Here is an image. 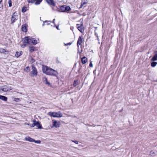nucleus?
I'll list each match as a JSON object with an SVG mask.
<instances>
[{"mask_svg": "<svg viewBox=\"0 0 157 157\" xmlns=\"http://www.w3.org/2000/svg\"><path fill=\"white\" fill-rule=\"evenodd\" d=\"M43 73L48 75L56 76L57 74V72L55 70L49 68L48 66H46L42 69Z\"/></svg>", "mask_w": 157, "mask_h": 157, "instance_id": "nucleus-1", "label": "nucleus"}, {"mask_svg": "<svg viewBox=\"0 0 157 157\" xmlns=\"http://www.w3.org/2000/svg\"><path fill=\"white\" fill-rule=\"evenodd\" d=\"M24 43H27L29 44H33L36 45L37 44V40L31 37L27 36L25 37L23 39Z\"/></svg>", "mask_w": 157, "mask_h": 157, "instance_id": "nucleus-2", "label": "nucleus"}, {"mask_svg": "<svg viewBox=\"0 0 157 157\" xmlns=\"http://www.w3.org/2000/svg\"><path fill=\"white\" fill-rule=\"evenodd\" d=\"M31 67L32 71L30 72L29 75L31 77L36 76L37 74V69L33 64L32 65Z\"/></svg>", "mask_w": 157, "mask_h": 157, "instance_id": "nucleus-3", "label": "nucleus"}, {"mask_svg": "<svg viewBox=\"0 0 157 157\" xmlns=\"http://www.w3.org/2000/svg\"><path fill=\"white\" fill-rule=\"evenodd\" d=\"M48 115L51 117H60L62 116V114L60 112L55 113L50 112L48 113Z\"/></svg>", "mask_w": 157, "mask_h": 157, "instance_id": "nucleus-4", "label": "nucleus"}, {"mask_svg": "<svg viewBox=\"0 0 157 157\" xmlns=\"http://www.w3.org/2000/svg\"><path fill=\"white\" fill-rule=\"evenodd\" d=\"M12 89L11 87H9L7 86H4L0 88V93L2 92H6Z\"/></svg>", "mask_w": 157, "mask_h": 157, "instance_id": "nucleus-5", "label": "nucleus"}, {"mask_svg": "<svg viewBox=\"0 0 157 157\" xmlns=\"http://www.w3.org/2000/svg\"><path fill=\"white\" fill-rule=\"evenodd\" d=\"M60 9L63 12H65L66 11H69L71 10V8L69 6L63 5L61 6Z\"/></svg>", "mask_w": 157, "mask_h": 157, "instance_id": "nucleus-6", "label": "nucleus"}, {"mask_svg": "<svg viewBox=\"0 0 157 157\" xmlns=\"http://www.w3.org/2000/svg\"><path fill=\"white\" fill-rule=\"evenodd\" d=\"M18 18V16L17 13L15 12L12 15L11 18V22L12 23L14 22Z\"/></svg>", "mask_w": 157, "mask_h": 157, "instance_id": "nucleus-7", "label": "nucleus"}, {"mask_svg": "<svg viewBox=\"0 0 157 157\" xmlns=\"http://www.w3.org/2000/svg\"><path fill=\"white\" fill-rule=\"evenodd\" d=\"M76 25L77 29L81 32L82 33L84 31V29H83V27L82 24H81V25L77 24Z\"/></svg>", "mask_w": 157, "mask_h": 157, "instance_id": "nucleus-8", "label": "nucleus"}, {"mask_svg": "<svg viewBox=\"0 0 157 157\" xmlns=\"http://www.w3.org/2000/svg\"><path fill=\"white\" fill-rule=\"evenodd\" d=\"M83 40V39L82 38L81 36H79V37L77 42V45L78 47L79 45H81V43L82 42V41Z\"/></svg>", "mask_w": 157, "mask_h": 157, "instance_id": "nucleus-9", "label": "nucleus"}, {"mask_svg": "<svg viewBox=\"0 0 157 157\" xmlns=\"http://www.w3.org/2000/svg\"><path fill=\"white\" fill-rule=\"evenodd\" d=\"M52 121L53 122V126L56 128L59 127L60 126V122L59 121L57 122L56 120H53Z\"/></svg>", "mask_w": 157, "mask_h": 157, "instance_id": "nucleus-10", "label": "nucleus"}, {"mask_svg": "<svg viewBox=\"0 0 157 157\" xmlns=\"http://www.w3.org/2000/svg\"><path fill=\"white\" fill-rule=\"evenodd\" d=\"M25 140L30 142H33L34 140L33 139L29 136L26 137L25 138Z\"/></svg>", "mask_w": 157, "mask_h": 157, "instance_id": "nucleus-11", "label": "nucleus"}, {"mask_svg": "<svg viewBox=\"0 0 157 157\" xmlns=\"http://www.w3.org/2000/svg\"><path fill=\"white\" fill-rule=\"evenodd\" d=\"M81 61L82 64H84L87 61V59L86 57L84 56L82 58Z\"/></svg>", "mask_w": 157, "mask_h": 157, "instance_id": "nucleus-12", "label": "nucleus"}, {"mask_svg": "<svg viewBox=\"0 0 157 157\" xmlns=\"http://www.w3.org/2000/svg\"><path fill=\"white\" fill-rule=\"evenodd\" d=\"M46 1L48 3L53 6H55V3L53 0H46Z\"/></svg>", "mask_w": 157, "mask_h": 157, "instance_id": "nucleus-13", "label": "nucleus"}, {"mask_svg": "<svg viewBox=\"0 0 157 157\" xmlns=\"http://www.w3.org/2000/svg\"><path fill=\"white\" fill-rule=\"evenodd\" d=\"M87 2V0H83L81 2V4L80 6V8L82 7L83 6L85 7L84 6V5H86Z\"/></svg>", "mask_w": 157, "mask_h": 157, "instance_id": "nucleus-14", "label": "nucleus"}, {"mask_svg": "<svg viewBox=\"0 0 157 157\" xmlns=\"http://www.w3.org/2000/svg\"><path fill=\"white\" fill-rule=\"evenodd\" d=\"M35 126H36L38 128L41 129L42 127L41 125L40 124L39 121L35 122Z\"/></svg>", "mask_w": 157, "mask_h": 157, "instance_id": "nucleus-15", "label": "nucleus"}, {"mask_svg": "<svg viewBox=\"0 0 157 157\" xmlns=\"http://www.w3.org/2000/svg\"><path fill=\"white\" fill-rule=\"evenodd\" d=\"M0 99L3 101H6L7 100V98L6 96L0 95Z\"/></svg>", "mask_w": 157, "mask_h": 157, "instance_id": "nucleus-16", "label": "nucleus"}, {"mask_svg": "<svg viewBox=\"0 0 157 157\" xmlns=\"http://www.w3.org/2000/svg\"><path fill=\"white\" fill-rule=\"evenodd\" d=\"M29 49L30 52H33L35 50V47L33 46H30L29 47Z\"/></svg>", "mask_w": 157, "mask_h": 157, "instance_id": "nucleus-17", "label": "nucleus"}, {"mask_svg": "<svg viewBox=\"0 0 157 157\" xmlns=\"http://www.w3.org/2000/svg\"><path fill=\"white\" fill-rule=\"evenodd\" d=\"M22 30L23 32H26L27 30V28L26 25H23L22 26Z\"/></svg>", "mask_w": 157, "mask_h": 157, "instance_id": "nucleus-18", "label": "nucleus"}, {"mask_svg": "<svg viewBox=\"0 0 157 157\" xmlns=\"http://www.w3.org/2000/svg\"><path fill=\"white\" fill-rule=\"evenodd\" d=\"M24 71L28 73L30 71V68L28 66L27 67L24 69Z\"/></svg>", "mask_w": 157, "mask_h": 157, "instance_id": "nucleus-19", "label": "nucleus"}, {"mask_svg": "<svg viewBox=\"0 0 157 157\" xmlns=\"http://www.w3.org/2000/svg\"><path fill=\"white\" fill-rule=\"evenodd\" d=\"M152 61L157 60V54H155L151 59Z\"/></svg>", "mask_w": 157, "mask_h": 157, "instance_id": "nucleus-20", "label": "nucleus"}, {"mask_svg": "<svg viewBox=\"0 0 157 157\" xmlns=\"http://www.w3.org/2000/svg\"><path fill=\"white\" fill-rule=\"evenodd\" d=\"M22 54V52H21L20 53L19 52H16L15 55V56L18 57Z\"/></svg>", "mask_w": 157, "mask_h": 157, "instance_id": "nucleus-21", "label": "nucleus"}, {"mask_svg": "<svg viewBox=\"0 0 157 157\" xmlns=\"http://www.w3.org/2000/svg\"><path fill=\"white\" fill-rule=\"evenodd\" d=\"M157 64V62H153L151 63V66L153 67H155Z\"/></svg>", "mask_w": 157, "mask_h": 157, "instance_id": "nucleus-22", "label": "nucleus"}, {"mask_svg": "<svg viewBox=\"0 0 157 157\" xmlns=\"http://www.w3.org/2000/svg\"><path fill=\"white\" fill-rule=\"evenodd\" d=\"M42 0H36L35 1H36L35 2V4L36 5H38L40 4V3L42 2Z\"/></svg>", "mask_w": 157, "mask_h": 157, "instance_id": "nucleus-23", "label": "nucleus"}, {"mask_svg": "<svg viewBox=\"0 0 157 157\" xmlns=\"http://www.w3.org/2000/svg\"><path fill=\"white\" fill-rule=\"evenodd\" d=\"M35 121L36 120H33V123L30 124V126L31 127H33L35 126Z\"/></svg>", "mask_w": 157, "mask_h": 157, "instance_id": "nucleus-24", "label": "nucleus"}, {"mask_svg": "<svg viewBox=\"0 0 157 157\" xmlns=\"http://www.w3.org/2000/svg\"><path fill=\"white\" fill-rule=\"evenodd\" d=\"M33 142H34L35 143L37 144H40L41 143V141L40 140H35L34 139Z\"/></svg>", "mask_w": 157, "mask_h": 157, "instance_id": "nucleus-25", "label": "nucleus"}, {"mask_svg": "<svg viewBox=\"0 0 157 157\" xmlns=\"http://www.w3.org/2000/svg\"><path fill=\"white\" fill-rule=\"evenodd\" d=\"M6 52L5 49L3 48H1L0 49V52L1 53H4Z\"/></svg>", "mask_w": 157, "mask_h": 157, "instance_id": "nucleus-26", "label": "nucleus"}, {"mask_svg": "<svg viewBox=\"0 0 157 157\" xmlns=\"http://www.w3.org/2000/svg\"><path fill=\"white\" fill-rule=\"evenodd\" d=\"M77 81L76 80H75L73 82V86L74 87L76 86L77 85Z\"/></svg>", "mask_w": 157, "mask_h": 157, "instance_id": "nucleus-27", "label": "nucleus"}, {"mask_svg": "<svg viewBox=\"0 0 157 157\" xmlns=\"http://www.w3.org/2000/svg\"><path fill=\"white\" fill-rule=\"evenodd\" d=\"M8 3L10 7H11L12 6V2L11 0H9Z\"/></svg>", "mask_w": 157, "mask_h": 157, "instance_id": "nucleus-28", "label": "nucleus"}, {"mask_svg": "<svg viewBox=\"0 0 157 157\" xmlns=\"http://www.w3.org/2000/svg\"><path fill=\"white\" fill-rule=\"evenodd\" d=\"M13 100L14 101L17 102L20 100V99L18 98H14Z\"/></svg>", "mask_w": 157, "mask_h": 157, "instance_id": "nucleus-29", "label": "nucleus"}, {"mask_svg": "<svg viewBox=\"0 0 157 157\" xmlns=\"http://www.w3.org/2000/svg\"><path fill=\"white\" fill-rule=\"evenodd\" d=\"M2 0H0V8L3 6L2 2Z\"/></svg>", "mask_w": 157, "mask_h": 157, "instance_id": "nucleus-30", "label": "nucleus"}, {"mask_svg": "<svg viewBox=\"0 0 157 157\" xmlns=\"http://www.w3.org/2000/svg\"><path fill=\"white\" fill-rule=\"evenodd\" d=\"M31 60L32 63H33L35 62V60L32 57H31Z\"/></svg>", "mask_w": 157, "mask_h": 157, "instance_id": "nucleus-31", "label": "nucleus"}, {"mask_svg": "<svg viewBox=\"0 0 157 157\" xmlns=\"http://www.w3.org/2000/svg\"><path fill=\"white\" fill-rule=\"evenodd\" d=\"M72 44L71 43H69L67 44L64 43V45L65 46H67L68 45H71Z\"/></svg>", "mask_w": 157, "mask_h": 157, "instance_id": "nucleus-32", "label": "nucleus"}, {"mask_svg": "<svg viewBox=\"0 0 157 157\" xmlns=\"http://www.w3.org/2000/svg\"><path fill=\"white\" fill-rule=\"evenodd\" d=\"M71 141L72 142H73L75 143L76 144H78V142L77 140H75V141H74V140H72Z\"/></svg>", "mask_w": 157, "mask_h": 157, "instance_id": "nucleus-33", "label": "nucleus"}, {"mask_svg": "<svg viewBox=\"0 0 157 157\" xmlns=\"http://www.w3.org/2000/svg\"><path fill=\"white\" fill-rule=\"evenodd\" d=\"M95 36H97V39L98 40H99V38H98V34L97 33H95Z\"/></svg>", "mask_w": 157, "mask_h": 157, "instance_id": "nucleus-34", "label": "nucleus"}, {"mask_svg": "<svg viewBox=\"0 0 157 157\" xmlns=\"http://www.w3.org/2000/svg\"><path fill=\"white\" fill-rule=\"evenodd\" d=\"M89 66L90 67H92L93 66V64L91 62H90V64H89Z\"/></svg>", "mask_w": 157, "mask_h": 157, "instance_id": "nucleus-35", "label": "nucleus"}, {"mask_svg": "<svg viewBox=\"0 0 157 157\" xmlns=\"http://www.w3.org/2000/svg\"><path fill=\"white\" fill-rule=\"evenodd\" d=\"M46 83L47 84H48V85H50V83L48 82V81H47Z\"/></svg>", "mask_w": 157, "mask_h": 157, "instance_id": "nucleus-36", "label": "nucleus"}, {"mask_svg": "<svg viewBox=\"0 0 157 157\" xmlns=\"http://www.w3.org/2000/svg\"><path fill=\"white\" fill-rule=\"evenodd\" d=\"M56 20V19H54L53 20V22H52L54 24H55V21Z\"/></svg>", "mask_w": 157, "mask_h": 157, "instance_id": "nucleus-37", "label": "nucleus"}, {"mask_svg": "<svg viewBox=\"0 0 157 157\" xmlns=\"http://www.w3.org/2000/svg\"><path fill=\"white\" fill-rule=\"evenodd\" d=\"M22 12H25L26 11V10H25V11H24L23 9L22 10Z\"/></svg>", "mask_w": 157, "mask_h": 157, "instance_id": "nucleus-38", "label": "nucleus"}, {"mask_svg": "<svg viewBox=\"0 0 157 157\" xmlns=\"http://www.w3.org/2000/svg\"><path fill=\"white\" fill-rule=\"evenodd\" d=\"M25 124H27V125H30V124L29 123L28 124V123H25Z\"/></svg>", "mask_w": 157, "mask_h": 157, "instance_id": "nucleus-39", "label": "nucleus"}, {"mask_svg": "<svg viewBox=\"0 0 157 157\" xmlns=\"http://www.w3.org/2000/svg\"><path fill=\"white\" fill-rule=\"evenodd\" d=\"M150 153H151V154H152L154 153V152H152V151H151Z\"/></svg>", "mask_w": 157, "mask_h": 157, "instance_id": "nucleus-40", "label": "nucleus"}, {"mask_svg": "<svg viewBox=\"0 0 157 157\" xmlns=\"http://www.w3.org/2000/svg\"><path fill=\"white\" fill-rule=\"evenodd\" d=\"M44 79H45V80L46 81V82L47 81V78H45Z\"/></svg>", "mask_w": 157, "mask_h": 157, "instance_id": "nucleus-41", "label": "nucleus"}, {"mask_svg": "<svg viewBox=\"0 0 157 157\" xmlns=\"http://www.w3.org/2000/svg\"><path fill=\"white\" fill-rule=\"evenodd\" d=\"M44 22L43 24H42L43 26H44Z\"/></svg>", "mask_w": 157, "mask_h": 157, "instance_id": "nucleus-42", "label": "nucleus"}, {"mask_svg": "<svg viewBox=\"0 0 157 157\" xmlns=\"http://www.w3.org/2000/svg\"><path fill=\"white\" fill-rule=\"evenodd\" d=\"M88 125L90 126H92L91 125H90L89 124H88Z\"/></svg>", "mask_w": 157, "mask_h": 157, "instance_id": "nucleus-43", "label": "nucleus"}, {"mask_svg": "<svg viewBox=\"0 0 157 157\" xmlns=\"http://www.w3.org/2000/svg\"><path fill=\"white\" fill-rule=\"evenodd\" d=\"M56 28H57V29H59L58 28V27H56Z\"/></svg>", "mask_w": 157, "mask_h": 157, "instance_id": "nucleus-44", "label": "nucleus"}, {"mask_svg": "<svg viewBox=\"0 0 157 157\" xmlns=\"http://www.w3.org/2000/svg\"><path fill=\"white\" fill-rule=\"evenodd\" d=\"M49 24H50L48 23V24H47V25H49Z\"/></svg>", "mask_w": 157, "mask_h": 157, "instance_id": "nucleus-45", "label": "nucleus"}, {"mask_svg": "<svg viewBox=\"0 0 157 157\" xmlns=\"http://www.w3.org/2000/svg\"><path fill=\"white\" fill-rule=\"evenodd\" d=\"M52 10H54V9L53 8H52Z\"/></svg>", "mask_w": 157, "mask_h": 157, "instance_id": "nucleus-46", "label": "nucleus"}, {"mask_svg": "<svg viewBox=\"0 0 157 157\" xmlns=\"http://www.w3.org/2000/svg\"><path fill=\"white\" fill-rule=\"evenodd\" d=\"M25 46H26V45H25V44H24V47H25Z\"/></svg>", "mask_w": 157, "mask_h": 157, "instance_id": "nucleus-47", "label": "nucleus"}, {"mask_svg": "<svg viewBox=\"0 0 157 157\" xmlns=\"http://www.w3.org/2000/svg\"><path fill=\"white\" fill-rule=\"evenodd\" d=\"M44 22H47V21H45Z\"/></svg>", "mask_w": 157, "mask_h": 157, "instance_id": "nucleus-48", "label": "nucleus"}, {"mask_svg": "<svg viewBox=\"0 0 157 157\" xmlns=\"http://www.w3.org/2000/svg\"><path fill=\"white\" fill-rule=\"evenodd\" d=\"M95 126V125H93V126H94V127Z\"/></svg>", "mask_w": 157, "mask_h": 157, "instance_id": "nucleus-49", "label": "nucleus"}, {"mask_svg": "<svg viewBox=\"0 0 157 157\" xmlns=\"http://www.w3.org/2000/svg\"><path fill=\"white\" fill-rule=\"evenodd\" d=\"M156 52H157V51H156Z\"/></svg>", "mask_w": 157, "mask_h": 157, "instance_id": "nucleus-50", "label": "nucleus"}]
</instances>
